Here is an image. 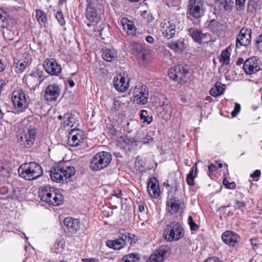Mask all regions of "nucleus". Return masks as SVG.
I'll return each instance as SVG.
<instances>
[{
    "mask_svg": "<svg viewBox=\"0 0 262 262\" xmlns=\"http://www.w3.org/2000/svg\"><path fill=\"white\" fill-rule=\"evenodd\" d=\"M65 245V242H64L63 239H59L56 240L54 246L55 248L59 250L58 251H57L56 252H60V249H63Z\"/></svg>",
    "mask_w": 262,
    "mask_h": 262,
    "instance_id": "obj_44",
    "label": "nucleus"
},
{
    "mask_svg": "<svg viewBox=\"0 0 262 262\" xmlns=\"http://www.w3.org/2000/svg\"><path fill=\"white\" fill-rule=\"evenodd\" d=\"M260 60L256 57L253 56L246 60L244 63L243 69L246 74L252 75L261 69Z\"/></svg>",
    "mask_w": 262,
    "mask_h": 262,
    "instance_id": "obj_12",
    "label": "nucleus"
},
{
    "mask_svg": "<svg viewBox=\"0 0 262 262\" xmlns=\"http://www.w3.org/2000/svg\"><path fill=\"white\" fill-rule=\"evenodd\" d=\"M223 184L228 189H234L236 186L234 182H228L226 179L223 180Z\"/></svg>",
    "mask_w": 262,
    "mask_h": 262,
    "instance_id": "obj_53",
    "label": "nucleus"
},
{
    "mask_svg": "<svg viewBox=\"0 0 262 262\" xmlns=\"http://www.w3.org/2000/svg\"><path fill=\"white\" fill-rule=\"evenodd\" d=\"M114 85L115 89L119 92L125 91L129 86L128 81H126L124 76L118 75L115 77L113 80Z\"/></svg>",
    "mask_w": 262,
    "mask_h": 262,
    "instance_id": "obj_25",
    "label": "nucleus"
},
{
    "mask_svg": "<svg viewBox=\"0 0 262 262\" xmlns=\"http://www.w3.org/2000/svg\"><path fill=\"white\" fill-rule=\"evenodd\" d=\"M60 94V89L58 84L55 83L49 85L44 94L45 99L48 101H56Z\"/></svg>",
    "mask_w": 262,
    "mask_h": 262,
    "instance_id": "obj_15",
    "label": "nucleus"
},
{
    "mask_svg": "<svg viewBox=\"0 0 262 262\" xmlns=\"http://www.w3.org/2000/svg\"><path fill=\"white\" fill-rule=\"evenodd\" d=\"M129 48L135 56L144 57L143 48L141 45L137 42L130 43Z\"/></svg>",
    "mask_w": 262,
    "mask_h": 262,
    "instance_id": "obj_32",
    "label": "nucleus"
},
{
    "mask_svg": "<svg viewBox=\"0 0 262 262\" xmlns=\"http://www.w3.org/2000/svg\"><path fill=\"white\" fill-rule=\"evenodd\" d=\"M241 111V105L237 103H235L233 111L231 112V115L233 117H235L237 114Z\"/></svg>",
    "mask_w": 262,
    "mask_h": 262,
    "instance_id": "obj_52",
    "label": "nucleus"
},
{
    "mask_svg": "<svg viewBox=\"0 0 262 262\" xmlns=\"http://www.w3.org/2000/svg\"><path fill=\"white\" fill-rule=\"evenodd\" d=\"M147 190L151 198H157L159 196L160 190L158 181L156 178L152 177L149 179L148 183Z\"/></svg>",
    "mask_w": 262,
    "mask_h": 262,
    "instance_id": "obj_21",
    "label": "nucleus"
},
{
    "mask_svg": "<svg viewBox=\"0 0 262 262\" xmlns=\"http://www.w3.org/2000/svg\"><path fill=\"white\" fill-rule=\"evenodd\" d=\"M8 25V20L6 17V13L0 9V27L5 28Z\"/></svg>",
    "mask_w": 262,
    "mask_h": 262,
    "instance_id": "obj_41",
    "label": "nucleus"
},
{
    "mask_svg": "<svg viewBox=\"0 0 262 262\" xmlns=\"http://www.w3.org/2000/svg\"><path fill=\"white\" fill-rule=\"evenodd\" d=\"M204 262H223V261L217 257L213 256L207 259Z\"/></svg>",
    "mask_w": 262,
    "mask_h": 262,
    "instance_id": "obj_55",
    "label": "nucleus"
},
{
    "mask_svg": "<svg viewBox=\"0 0 262 262\" xmlns=\"http://www.w3.org/2000/svg\"><path fill=\"white\" fill-rule=\"evenodd\" d=\"M19 175L27 180H35L43 174L41 166L36 162L22 164L18 170Z\"/></svg>",
    "mask_w": 262,
    "mask_h": 262,
    "instance_id": "obj_3",
    "label": "nucleus"
},
{
    "mask_svg": "<svg viewBox=\"0 0 262 262\" xmlns=\"http://www.w3.org/2000/svg\"><path fill=\"white\" fill-rule=\"evenodd\" d=\"M251 29L249 28H242L236 40V47L239 48L242 46H248L251 42Z\"/></svg>",
    "mask_w": 262,
    "mask_h": 262,
    "instance_id": "obj_14",
    "label": "nucleus"
},
{
    "mask_svg": "<svg viewBox=\"0 0 262 262\" xmlns=\"http://www.w3.org/2000/svg\"><path fill=\"white\" fill-rule=\"evenodd\" d=\"M113 195L114 196H116L118 199H121L122 195V193L120 189H117L114 190L113 191Z\"/></svg>",
    "mask_w": 262,
    "mask_h": 262,
    "instance_id": "obj_54",
    "label": "nucleus"
},
{
    "mask_svg": "<svg viewBox=\"0 0 262 262\" xmlns=\"http://www.w3.org/2000/svg\"><path fill=\"white\" fill-rule=\"evenodd\" d=\"M157 112L160 117L167 120L171 117L172 108L168 101L166 100L162 105L157 107Z\"/></svg>",
    "mask_w": 262,
    "mask_h": 262,
    "instance_id": "obj_19",
    "label": "nucleus"
},
{
    "mask_svg": "<svg viewBox=\"0 0 262 262\" xmlns=\"http://www.w3.org/2000/svg\"><path fill=\"white\" fill-rule=\"evenodd\" d=\"M46 71L51 75H58L61 72V68L59 64L54 59H46L43 64Z\"/></svg>",
    "mask_w": 262,
    "mask_h": 262,
    "instance_id": "obj_16",
    "label": "nucleus"
},
{
    "mask_svg": "<svg viewBox=\"0 0 262 262\" xmlns=\"http://www.w3.org/2000/svg\"><path fill=\"white\" fill-rule=\"evenodd\" d=\"M167 46L176 52H182L184 49V44L183 41L178 40L174 41H170Z\"/></svg>",
    "mask_w": 262,
    "mask_h": 262,
    "instance_id": "obj_34",
    "label": "nucleus"
},
{
    "mask_svg": "<svg viewBox=\"0 0 262 262\" xmlns=\"http://www.w3.org/2000/svg\"><path fill=\"white\" fill-rule=\"evenodd\" d=\"M145 40L149 43H152L154 41V39L151 36H147L145 38Z\"/></svg>",
    "mask_w": 262,
    "mask_h": 262,
    "instance_id": "obj_63",
    "label": "nucleus"
},
{
    "mask_svg": "<svg viewBox=\"0 0 262 262\" xmlns=\"http://www.w3.org/2000/svg\"><path fill=\"white\" fill-rule=\"evenodd\" d=\"M74 115L72 113H66L63 115V123L64 125L73 126L74 123Z\"/></svg>",
    "mask_w": 262,
    "mask_h": 262,
    "instance_id": "obj_40",
    "label": "nucleus"
},
{
    "mask_svg": "<svg viewBox=\"0 0 262 262\" xmlns=\"http://www.w3.org/2000/svg\"><path fill=\"white\" fill-rule=\"evenodd\" d=\"M24 79L28 87L30 89L35 90L45 79L43 72L39 69H36L31 74L26 76Z\"/></svg>",
    "mask_w": 262,
    "mask_h": 262,
    "instance_id": "obj_11",
    "label": "nucleus"
},
{
    "mask_svg": "<svg viewBox=\"0 0 262 262\" xmlns=\"http://www.w3.org/2000/svg\"><path fill=\"white\" fill-rule=\"evenodd\" d=\"M250 242L252 246V249L254 250L256 249L257 248V245L256 244V239L251 238Z\"/></svg>",
    "mask_w": 262,
    "mask_h": 262,
    "instance_id": "obj_60",
    "label": "nucleus"
},
{
    "mask_svg": "<svg viewBox=\"0 0 262 262\" xmlns=\"http://www.w3.org/2000/svg\"><path fill=\"white\" fill-rule=\"evenodd\" d=\"M188 32L193 40L199 43H201L202 40L207 37L206 33H203L201 30L198 29L190 28Z\"/></svg>",
    "mask_w": 262,
    "mask_h": 262,
    "instance_id": "obj_26",
    "label": "nucleus"
},
{
    "mask_svg": "<svg viewBox=\"0 0 262 262\" xmlns=\"http://www.w3.org/2000/svg\"><path fill=\"white\" fill-rule=\"evenodd\" d=\"M81 260L82 262H99V260L95 258H85Z\"/></svg>",
    "mask_w": 262,
    "mask_h": 262,
    "instance_id": "obj_56",
    "label": "nucleus"
},
{
    "mask_svg": "<svg viewBox=\"0 0 262 262\" xmlns=\"http://www.w3.org/2000/svg\"><path fill=\"white\" fill-rule=\"evenodd\" d=\"M106 245L108 247L115 250H120L124 247L125 244H124V242L120 240V239L118 238L114 241H107L106 242Z\"/></svg>",
    "mask_w": 262,
    "mask_h": 262,
    "instance_id": "obj_35",
    "label": "nucleus"
},
{
    "mask_svg": "<svg viewBox=\"0 0 262 262\" xmlns=\"http://www.w3.org/2000/svg\"><path fill=\"white\" fill-rule=\"evenodd\" d=\"M255 43L258 50L259 52H262V34L257 38L255 40Z\"/></svg>",
    "mask_w": 262,
    "mask_h": 262,
    "instance_id": "obj_48",
    "label": "nucleus"
},
{
    "mask_svg": "<svg viewBox=\"0 0 262 262\" xmlns=\"http://www.w3.org/2000/svg\"><path fill=\"white\" fill-rule=\"evenodd\" d=\"M112 161L110 152L100 151L96 154L91 159L90 167L92 170L98 171L107 167Z\"/></svg>",
    "mask_w": 262,
    "mask_h": 262,
    "instance_id": "obj_4",
    "label": "nucleus"
},
{
    "mask_svg": "<svg viewBox=\"0 0 262 262\" xmlns=\"http://www.w3.org/2000/svg\"><path fill=\"white\" fill-rule=\"evenodd\" d=\"M126 259H129L132 262H139V257L138 254L135 253H131L125 256Z\"/></svg>",
    "mask_w": 262,
    "mask_h": 262,
    "instance_id": "obj_45",
    "label": "nucleus"
},
{
    "mask_svg": "<svg viewBox=\"0 0 262 262\" xmlns=\"http://www.w3.org/2000/svg\"><path fill=\"white\" fill-rule=\"evenodd\" d=\"M140 140L144 144L151 145L154 143V138L148 134L143 135V137H140Z\"/></svg>",
    "mask_w": 262,
    "mask_h": 262,
    "instance_id": "obj_42",
    "label": "nucleus"
},
{
    "mask_svg": "<svg viewBox=\"0 0 262 262\" xmlns=\"http://www.w3.org/2000/svg\"><path fill=\"white\" fill-rule=\"evenodd\" d=\"M86 16L90 21L97 23L100 19V16L97 8V4L95 0H86Z\"/></svg>",
    "mask_w": 262,
    "mask_h": 262,
    "instance_id": "obj_13",
    "label": "nucleus"
},
{
    "mask_svg": "<svg viewBox=\"0 0 262 262\" xmlns=\"http://www.w3.org/2000/svg\"><path fill=\"white\" fill-rule=\"evenodd\" d=\"M216 2L219 4L221 9L225 11L230 10L233 4V0H216Z\"/></svg>",
    "mask_w": 262,
    "mask_h": 262,
    "instance_id": "obj_36",
    "label": "nucleus"
},
{
    "mask_svg": "<svg viewBox=\"0 0 262 262\" xmlns=\"http://www.w3.org/2000/svg\"><path fill=\"white\" fill-rule=\"evenodd\" d=\"M123 105V103L118 100H114L113 105L112 106V110L115 111L119 110L121 106Z\"/></svg>",
    "mask_w": 262,
    "mask_h": 262,
    "instance_id": "obj_49",
    "label": "nucleus"
},
{
    "mask_svg": "<svg viewBox=\"0 0 262 262\" xmlns=\"http://www.w3.org/2000/svg\"><path fill=\"white\" fill-rule=\"evenodd\" d=\"M216 169L217 168L216 166L213 164H211L210 165L208 166V170L209 172L212 173L215 171L216 170Z\"/></svg>",
    "mask_w": 262,
    "mask_h": 262,
    "instance_id": "obj_61",
    "label": "nucleus"
},
{
    "mask_svg": "<svg viewBox=\"0 0 262 262\" xmlns=\"http://www.w3.org/2000/svg\"><path fill=\"white\" fill-rule=\"evenodd\" d=\"M103 58L107 61H112L117 57V53L114 49H106L102 53Z\"/></svg>",
    "mask_w": 262,
    "mask_h": 262,
    "instance_id": "obj_33",
    "label": "nucleus"
},
{
    "mask_svg": "<svg viewBox=\"0 0 262 262\" xmlns=\"http://www.w3.org/2000/svg\"><path fill=\"white\" fill-rule=\"evenodd\" d=\"M216 25V26H218V23L217 21H212L209 25V27L210 29H213L214 32L215 31H216L217 30V28H215V29H214L213 28H212V26H214Z\"/></svg>",
    "mask_w": 262,
    "mask_h": 262,
    "instance_id": "obj_64",
    "label": "nucleus"
},
{
    "mask_svg": "<svg viewBox=\"0 0 262 262\" xmlns=\"http://www.w3.org/2000/svg\"><path fill=\"white\" fill-rule=\"evenodd\" d=\"M83 134L80 130H72L69 134L68 144L71 146H77L83 142Z\"/></svg>",
    "mask_w": 262,
    "mask_h": 262,
    "instance_id": "obj_18",
    "label": "nucleus"
},
{
    "mask_svg": "<svg viewBox=\"0 0 262 262\" xmlns=\"http://www.w3.org/2000/svg\"><path fill=\"white\" fill-rule=\"evenodd\" d=\"M12 100L18 112H23L28 107L26 95L21 90H15L13 92Z\"/></svg>",
    "mask_w": 262,
    "mask_h": 262,
    "instance_id": "obj_10",
    "label": "nucleus"
},
{
    "mask_svg": "<svg viewBox=\"0 0 262 262\" xmlns=\"http://www.w3.org/2000/svg\"><path fill=\"white\" fill-rule=\"evenodd\" d=\"M75 173L73 166L67 165L63 162H60L53 166L50 170L51 179L56 182L61 183L68 180Z\"/></svg>",
    "mask_w": 262,
    "mask_h": 262,
    "instance_id": "obj_1",
    "label": "nucleus"
},
{
    "mask_svg": "<svg viewBox=\"0 0 262 262\" xmlns=\"http://www.w3.org/2000/svg\"><path fill=\"white\" fill-rule=\"evenodd\" d=\"M129 94L133 95V101L138 104L147 103L148 98V90L144 85H136L129 91Z\"/></svg>",
    "mask_w": 262,
    "mask_h": 262,
    "instance_id": "obj_8",
    "label": "nucleus"
},
{
    "mask_svg": "<svg viewBox=\"0 0 262 262\" xmlns=\"http://www.w3.org/2000/svg\"><path fill=\"white\" fill-rule=\"evenodd\" d=\"M235 204L234 207L242 211L243 210L246 206L245 203L241 201L236 200Z\"/></svg>",
    "mask_w": 262,
    "mask_h": 262,
    "instance_id": "obj_51",
    "label": "nucleus"
},
{
    "mask_svg": "<svg viewBox=\"0 0 262 262\" xmlns=\"http://www.w3.org/2000/svg\"><path fill=\"white\" fill-rule=\"evenodd\" d=\"M170 79L179 83L184 84L189 80L190 73L186 68L178 65L171 68L168 73Z\"/></svg>",
    "mask_w": 262,
    "mask_h": 262,
    "instance_id": "obj_7",
    "label": "nucleus"
},
{
    "mask_svg": "<svg viewBox=\"0 0 262 262\" xmlns=\"http://www.w3.org/2000/svg\"><path fill=\"white\" fill-rule=\"evenodd\" d=\"M120 23L123 29L128 35H135L136 28L132 21L129 20L127 18L124 17L122 18Z\"/></svg>",
    "mask_w": 262,
    "mask_h": 262,
    "instance_id": "obj_27",
    "label": "nucleus"
},
{
    "mask_svg": "<svg viewBox=\"0 0 262 262\" xmlns=\"http://www.w3.org/2000/svg\"><path fill=\"white\" fill-rule=\"evenodd\" d=\"M197 168L196 165L193 166L190 169L186 178V181L188 185L193 186L194 184V179L196 176Z\"/></svg>",
    "mask_w": 262,
    "mask_h": 262,
    "instance_id": "obj_37",
    "label": "nucleus"
},
{
    "mask_svg": "<svg viewBox=\"0 0 262 262\" xmlns=\"http://www.w3.org/2000/svg\"><path fill=\"white\" fill-rule=\"evenodd\" d=\"M168 250V248L166 246L160 247L155 251L153 254L150 255L147 262H162Z\"/></svg>",
    "mask_w": 262,
    "mask_h": 262,
    "instance_id": "obj_22",
    "label": "nucleus"
},
{
    "mask_svg": "<svg viewBox=\"0 0 262 262\" xmlns=\"http://www.w3.org/2000/svg\"><path fill=\"white\" fill-rule=\"evenodd\" d=\"M64 224L67 227L68 230L73 233L77 232L80 227L79 220L71 217H66L64 220Z\"/></svg>",
    "mask_w": 262,
    "mask_h": 262,
    "instance_id": "obj_24",
    "label": "nucleus"
},
{
    "mask_svg": "<svg viewBox=\"0 0 262 262\" xmlns=\"http://www.w3.org/2000/svg\"><path fill=\"white\" fill-rule=\"evenodd\" d=\"M118 235V238L122 241L125 244L127 242H129L130 244L135 243V240L136 239L135 236L128 233L124 229L119 230Z\"/></svg>",
    "mask_w": 262,
    "mask_h": 262,
    "instance_id": "obj_28",
    "label": "nucleus"
},
{
    "mask_svg": "<svg viewBox=\"0 0 262 262\" xmlns=\"http://www.w3.org/2000/svg\"><path fill=\"white\" fill-rule=\"evenodd\" d=\"M139 210L142 212L144 210V204L143 202H140L138 204Z\"/></svg>",
    "mask_w": 262,
    "mask_h": 262,
    "instance_id": "obj_62",
    "label": "nucleus"
},
{
    "mask_svg": "<svg viewBox=\"0 0 262 262\" xmlns=\"http://www.w3.org/2000/svg\"><path fill=\"white\" fill-rule=\"evenodd\" d=\"M36 134V129L33 128L27 127L25 129L20 130L17 136L18 142L24 147L29 148L34 143Z\"/></svg>",
    "mask_w": 262,
    "mask_h": 262,
    "instance_id": "obj_6",
    "label": "nucleus"
},
{
    "mask_svg": "<svg viewBox=\"0 0 262 262\" xmlns=\"http://www.w3.org/2000/svg\"><path fill=\"white\" fill-rule=\"evenodd\" d=\"M261 0H249L247 11L250 15H254L256 11L260 8Z\"/></svg>",
    "mask_w": 262,
    "mask_h": 262,
    "instance_id": "obj_29",
    "label": "nucleus"
},
{
    "mask_svg": "<svg viewBox=\"0 0 262 262\" xmlns=\"http://www.w3.org/2000/svg\"><path fill=\"white\" fill-rule=\"evenodd\" d=\"M152 120V117L151 116H147L145 118L142 120L143 123L146 122L147 124H149Z\"/></svg>",
    "mask_w": 262,
    "mask_h": 262,
    "instance_id": "obj_59",
    "label": "nucleus"
},
{
    "mask_svg": "<svg viewBox=\"0 0 262 262\" xmlns=\"http://www.w3.org/2000/svg\"><path fill=\"white\" fill-rule=\"evenodd\" d=\"M188 221L191 230L194 231L198 228V226L194 223L191 216L188 217Z\"/></svg>",
    "mask_w": 262,
    "mask_h": 262,
    "instance_id": "obj_47",
    "label": "nucleus"
},
{
    "mask_svg": "<svg viewBox=\"0 0 262 262\" xmlns=\"http://www.w3.org/2000/svg\"><path fill=\"white\" fill-rule=\"evenodd\" d=\"M184 231L181 224L177 222H171L164 230V236L168 242L177 241L182 237Z\"/></svg>",
    "mask_w": 262,
    "mask_h": 262,
    "instance_id": "obj_5",
    "label": "nucleus"
},
{
    "mask_svg": "<svg viewBox=\"0 0 262 262\" xmlns=\"http://www.w3.org/2000/svg\"><path fill=\"white\" fill-rule=\"evenodd\" d=\"M56 18L61 26L64 25L65 21L61 11H57L56 14Z\"/></svg>",
    "mask_w": 262,
    "mask_h": 262,
    "instance_id": "obj_46",
    "label": "nucleus"
},
{
    "mask_svg": "<svg viewBox=\"0 0 262 262\" xmlns=\"http://www.w3.org/2000/svg\"><path fill=\"white\" fill-rule=\"evenodd\" d=\"M36 16L38 23L43 26L46 24L47 21V14L42 10L37 9L36 10Z\"/></svg>",
    "mask_w": 262,
    "mask_h": 262,
    "instance_id": "obj_39",
    "label": "nucleus"
},
{
    "mask_svg": "<svg viewBox=\"0 0 262 262\" xmlns=\"http://www.w3.org/2000/svg\"><path fill=\"white\" fill-rule=\"evenodd\" d=\"M222 238L226 244L233 247L237 243L239 236L233 231H226L222 234Z\"/></svg>",
    "mask_w": 262,
    "mask_h": 262,
    "instance_id": "obj_23",
    "label": "nucleus"
},
{
    "mask_svg": "<svg viewBox=\"0 0 262 262\" xmlns=\"http://www.w3.org/2000/svg\"><path fill=\"white\" fill-rule=\"evenodd\" d=\"M231 49L228 47L223 50L219 58V61L222 66H227L230 63Z\"/></svg>",
    "mask_w": 262,
    "mask_h": 262,
    "instance_id": "obj_30",
    "label": "nucleus"
},
{
    "mask_svg": "<svg viewBox=\"0 0 262 262\" xmlns=\"http://www.w3.org/2000/svg\"><path fill=\"white\" fill-rule=\"evenodd\" d=\"M147 116H148V113L146 111L143 110L140 111V118L142 120Z\"/></svg>",
    "mask_w": 262,
    "mask_h": 262,
    "instance_id": "obj_58",
    "label": "nucleus"
},
{
    "mask_svg": "<svg viewBox=\"0 0 262 262\" xmlns=\"http://www.w3.org/2000/svg\"><path fill=\"white\" fill-rule=\"evenodd\" d=\"M133 142L132 138H128L127 136H121L118 139L117 145L122 148H125L130 143Z\"/></svg>",
    "mask_w": 262,
    "mask_h": 262,
    "instance_id": "obj_38",
    "label": "nucleus"
},
{
    "mask_svg": "<svg viewBox=\"0 0 262 262\" xmlns=\"http://www.w3.org/2000/svg\"><path fill=\"white\" fill-rule=\"evenodd\" d=\"M204 13V5L202 0H189L187 11V17L191 20L192 18L198 19Z\"/></svg>",
    "mask_w": 262,
    "mask_h": 262,
    "instance_id": "obj_9",
    "label": "nucleus"
},
{
    "mask_svg": "<svg viewBox=\"0 0 262 262\" xmlns=\"http://www.w3.org/2000/svg\"><path fill=\"white\" fill-rule=\"evenodd\" d=\"M226 85L221 82H216L214 87L212 88L209 91L210 94L214 97H217L223 94Z\"/></svg>",
    "mask_w": 262,
    "mask_h": 262,
    "instance_id": "obj_31",
    "label": "nucleus"
},
{
    "mask_svg": "<svg viewBox=\"0 0 262 262\" xmlns=\"http://www.w3.org/2000/svg\"><path fill=\"white\" fill-rule=\"evenodd\" d=\"M161 31L163 35L168 39L171 38L175 34L176 25L170 21L164 20L161 24Z\"/></svg>",
    "mask_w": 262,
    "mask_h": 262,
    "instance_id": "obj_20",
    "label": "nucleus"
},
{
    "mask_svg": "<svg viewBox=\"0 0 262 262\" xmlns=\"http://www.w3.org/2000/svg\"><path fill=\"white\" fill-rule=\"evenodd\" d=\"M16 68H17L20 71H23L26 68L28 64V62L26 61L18 60L17 62H15Z\"/></svg>",
    "mask_w": 262,
    "mask_h": 262,
    "instance_id": "obj_43",
    "label": "nucleus"
},
{
    "mask_svg": "<svg viewBox=\"0 0 262 262\" xmlns=\"http://www.w3.org/2000/svg\"><path fill=\"white\" fill-rule=\"evenodd\" d=\"M38 195L42 201L53 206H59L63 202L62 194L53 188L46 186L39 190Z\"/></svg>",
    "mask_w": 262,
    "mask_h": 262,
    "instance_id": "obj_2",
    "label": "nucleus"
},
{
    "mask_svg": "<svg viewBox=\"0 0 262 262\" xmlns=\"http://www.w3.org/2000/svg\"><path fill=\"white\" fill-rule=\"evenodd\" d=\"M167 209L168 212L172 214L181 212L184 208V203L177 198H170L166 202Z\"/></svg>",
    "mask_w": 262,
    "mask_h": 262,
    "instance_id": "obj_17",
    "label": "nucleus"
},
{
    "mask_svg": "<svg viewBox=\"0 0 262 262\" xmlns=\"http://www.w3.org/2000/svg\"><path fill=\"white\" fill-rule=\"evenodd\" d=\"M246 0H235V4L236 5L237 9L238 10H243Z\"/></svg>",
    "mask_w": 262,
    "mask_h": 262,
    "instance_id": "obj_50",
    "label": "nucleus"
},
{
    "mask_svg": "<svg viewBox=\"0 0 262 262\" xmlns=\"http://www.w3.org/2000/svg\"><path fill=\"white\" fill-rule=\"evenodd\" d=\"M261 174V172L259 170H256L253 173L251 174V177L252 178H258L259 177Z\"/></svg>",
    "mask_w": 262,
    "mask_h": 262,
    "instance_id": "obj_57",
    "label": "nucleus"
}]
</instances>
